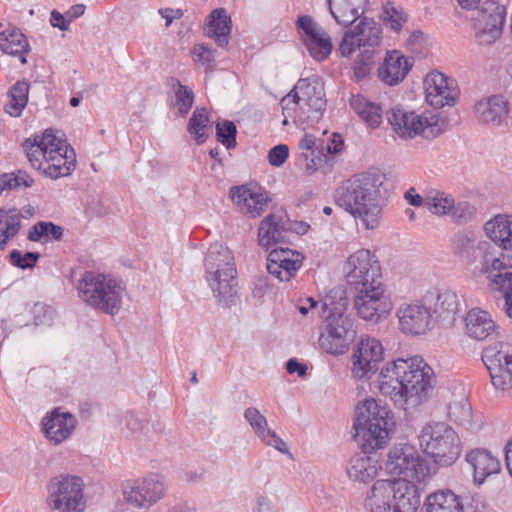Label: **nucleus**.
Here are the masks:
<instances>
[{
  "instance_id": "nucleus-1",
  "label": "nucleus",
  "mask_w": 512,
  "mask_h": 512,
  "mask_svg": "<svg viewBox=\"0 0 512 512\" xmlns=\"http://www.w3.org/2000/svg\"><path fill=\"white\" fill-rule=\"evenodd\" d=\"M387 175L378 168L355 174L335 191V202L365 229H376L381 222L388 189Z\"/></svg>"
},
{
  "instance_id": "nucleus-2",
  "label": "nucleus",
  "mask_w": 512,
  "mask_h": 512,
  "mask_svg": "<svg viewBox=\"0 0 512 512\" xmlns=\"http://www.w3.org/2000/svg\"><path fill=\"white\" fill-rule=\"evenodd\" d=\"M324 89L316 81L307 78L298 80L292 91L281 100L283 125H302L306 120L317 122L326 107Z\"/></svg>"
},
{
  "instance_id": "nucleus-3",
  "label": "nucleus",
  "mask_w": 512,
  "mask_h": 512,
  "mask_svg": "<svg viewBox=\"0 0 512 512\" xmlns=\"http://www.w3.org/2000/svg\"><path fill=\"white\" fill-rule=\"evenodd\" d=\"M204 267L206 280L218 302L223 305L232 303L236 294L237 270L229 248L220 243L210 245Z\"/></svg>"
},
{
  "instance_id": "nucleus-4",
  "label": "nucleus",
  "mask_w": 512,
  "mask_h": 512,
  "mask_svg": "<svg viewBox=\"0 0 512 512\" xmlns=\"http://www.w3.org/2000/svg\"><path fill=\"white\" fill-rule=\"evenodd\" d=\"M391 412L373 398L359 403L356 407L353 437L362 450L381 448L388 439Z\"/></svg>"
},
{
  "instance_id": "nucleus-5",
  "label": "nucleus",
  "mask_w": 512,
  "mask_h": 512,
  "mask_svg": "<svg viewBox=\"0 0 512 512\" xmlns=\"http://www.w3.org/2000/svg\"><path fill=\"white\" fill-rule=\"evenodd\" d=\"M79 297L89 306L109 315L117 314L125 295V286L109 276L85 272L78 282Z\"/></svg>"
},
{
  "instance_id": "nucleus-6",
  "label": "nucleus",
  "mask_w": 512,
  "mask_h": 512,
  "mask_svg": "<svg viewBox=\"0 0 512 512\" xmlns=\"http://www.w3.org/2000/svg\"><path fill=\"white\" fill-rule=\"evenodd\" d=\"M423 451L438 465H452L460 456L462 446L456 431L444 422H430L419 434Z\"/></svg>"
},
{
  "instance_id": "nucleus-7",
  "label": "nucleus",
  "mask_w": 512,
  "mask_h": 512,
  "mask_svg": "<svg viewBox=\"0 0 512 512\" xmlns=\"http://www.w3.org/2000/svg\"><path fill=\"white\" fill-rule=\"evenodd\" d=\"M404 363L408 367L400 371L404 378V410L408 411L427 401L434 387L435 375L421 356L406 358Z\"/></svg>"
},
{
  "instance_id": "nucleus-8",
  "label": "nucleus",
  "mask_w": 512,
  "mask_h": 512,
  "mask_svg": "<svg viewBox=\"0 0 512 512\" xmlns=\"http://www.w3.org/2000/svg\"><path fill=\"white\" fill-rule=\"evenodd\" d=\"M385 469L391 475L401 476L418 483H425L430 477V467L411 444L400 443L389 449Z\"/></svg>"
},
{
  "instance_id": "nucleus-9",
  "label": "nucleus",
  "mask_w": 512,
  "mask_h": 512,
  "mask_svg": "<svg viewBox=\"0 0 512 512\" xmlns=\"http://www.w3.org/2000/svg\"><path fill=\"white\" fill-rule=\"evenodd\" d=\"M353 297V308L364 321L379 323L389 314L392 303L383 282L356 288Z\"/></svg>"
},
{
  "instance_id": "nucleus-10",
  "label": "nucleus",
  "mask_w": 512,
  "mask_h": 512,
  "mask_svg": "<svg viewBox=\"0 0 512 512\" xmlns=\"http://www.w3.org/2000/svg\"><path fill=\"white\" fill-rule=\"evenodd\" d=\"M355 336L353 320L343 313H332L326 317L319 346L328 354L342 355L348 351Z\"/></svg>"
},
{
  "instance_id": "nucleus-11",
  "label": "nucleus",
  "mask_w": 512,
  "mask_h": 512,
  "mask_svg": "<svg viewBox=\"0 0 512 512\" xmlns=\"http://www.w3.org/2000/svg\"><path fill=\"white\" fill-rule=\"evenodd\" d=\"M83 480L77 476L54 478L48 485V505L59 512H84Z\"/></svg>"
},
{
  "instance_id": "nucleus-12",
  "label": "nucleus",
  "mask_w": 512,
  "mask_h": 512,
  "mask_svg": "<svg viewBox=\"0 0 512 512\" xmlns=\"http://www.w3.org/2000/svg\"><path fill=\"white\" fill-rule=\"evenodd\" d=\"M384 360V348L380 340L361 335L351 355V375L357 380L370 379Z\"/></svg>"
},
{
  "instance_id": "nucleus-13",
  "label": "nucleus",
  "mask_w": 512,
  "mask_h": 512,
  "mask_svg": "<svg viewBox=\"0 0 512 512\" xmlns=\"http://www.w3.org/2000/svg\"><path fill=\"white\" fill-rule=\"evenodd\" d=\"M344 269L346 281L352 289L383 282L379 260L370 250L354 252L347 258Z\"/></svg>"
},
{
  "instance_id": "nucleus-14",
  "label": "nucleus",
  "mask_w": 512,
  "mask_h": 512,
  "mask_svg": "<svg viewBox=\"0 0 512 512\" xmlns=\"http://www.w3.org/2000/svg\"><path fill=\"white\" fill-rule=\"evenodd\" d=\"M386 119L392 128H445L450 126L443 112L411 109L403 104H396L386 112Z\"/></svg>"
},
{
  "instance_id": "nucleus-15",
  "label": "nucleus",
  "mask_w": 512,
  "mask_h": 512,
  "mask_svg": "<svg viewBox=\"0 0 512 512\" xmlns=\"http://www.w3.org/2000/svg\"><path fill=\"white\" fill-rule=\"evenodd\" d=\"M493 386L498 389L512 387V347L503 342L487 346L482 352Z\"/></svg>"
},
{
  "instance_id": "nucleus-16",
  "label": "nucleus",
  "mask_w": 512,
  "mask_h": 512,
  "mask_svg": "<svg viewBox=\"0 0 512 512\" xmlns=\"http://www.w3.org/2000/svg\"><path fill=\"white\" fill-rule=\"evenodd\" d=\"M506 8L494 0L482 3L475 16V36L481 44H492L502 35Z\"/></svg>"
},
{
  "instance_id": "nucleus-17",
  "label": "nucleus",
  "mask_w": 512,
  "mask_h": 512,
  "mask_svg": "<svg viewBox=\"0 0 512 512\" xmlns=\"http://www.w3.org/2000/svg\"><path fill=\"white\" fill-rule=\"evenodd\" d=\"M59 132L60 130H44L42 134H36L22 143L23 151L33 168L41 169L43 158L72 148L63 136L58 135Z\"/></svg>"
},
{
  "instance_id": "nucleus-18",
  "label": "nucleus",
  "mask_w": 512,
  "mask_h": 512,
  "mask_svg": "<svg viewBox=\"0 0 512 512\" xmlns=\"http://www.w3.org/2000/svg\"><path fill=\"white\" fill-rule=\"evenodd\" d=\"M230 195L240 211L250 218L261 216L271 202L269 192L257 183L232 187Z\"/></svg>"
},
{
  "instance_id": "nucleus-19",
  "label": "nucleus",
  "mask_w": 512,
  "mask_h": 512,
  "mask_svg": "<svg viewBox=\"0 0 512 512\" xmlns=\"http://www.w3.org/2000/svg\"><path fill=\"white\" fill-rule=\"evenodd\" d=\"M122 492L126 503L135 508H146L163 496L164 485L155 477L128 480L123 484Z\"/></svg>"
},
{
  "instance_id": "nucleus-20",
  "label": "nucleus",
  "mask_w": 512,
  "mask_h": 512,
  "mask_svg": "<svg viewBox=\"0 0 512 512\" xmlns=\"http://www.w3.org/2000/svg\"><path fill=\"white\" fill-rule=\"evenodd\" d=\"M426 102L440 109L444 106H453L458 97V89L454 80L445 74L433 71L426 75L423 81Z\"/></svg>"
},
{
  "instance_id": "nucleus-21",
  "label": "nucleus",
  "mask_w": 512,
  "mask_h": 512,
  "mask_svg": "<svg viewBox=\"0 0 512 512\" xmlns=\"http://www.w3.org/2000/svg\"><path fill=\"white\" fill-rule=\"evenodd\" d=\"M399 329L406 335H423L431 329L430 308L420 302L403 303L396 312Z\"/></svg>"
},
{
  "instance_id": "nucleus-22",
  "label": "nucleus",
  "mask_w": 512,
  "mask_h": 512,
  "mask_svg": "<svg viewBox=\"0 0 512 512\" xmlns=\"http://www.w3.org/2000/svg\"><path fill=\"white\" fill-rule=\"evenodd\" d=\"M404 358L387 363L380 371L378 377V388L381 394L388 396L395 406L404 409V381L400 370L407 369Z\"/></svg>"
},
{
  "instance_id": "nucleus-23",
  "label": "nucleus",
  "mask_w": 512,
  "mask_h": 512,
  "mask_svg": "<svg viewBox=\"0 0 512 512\" xmlns=\"http://www.w3.org/2000/svg\"><path fill=\"white\" fill-rule=\"evenodd\" d=\"M477 268L487 275L491 289L500 291L512 286V259L508 256L502 254L496 257L492 251H489L483 256Z\"/></svg>"
},
{
  "instance_id": "nucleus-24",
  "label": "nucleus",
  "mask_w": 512,
  "mask_h": 512,
  "mask_svg": "<svg viewBox=\"0 0 512 512\" xmlns=\"http://www.w3.org/2000/svg\"><path fill=\"white\" fill-rule=\"evenodd\" d=\"M303 255L289 248H275L267 257V270L281 282L295 276L303 263Z\"/></svg>"
},
{
  "instance_id": "nucleus-25",
  "label": "nucleus",
  "mask_w": 512,
  "mask_h": 512,
  "mask_svg": "<svg viewBox=\"0 0 512 512\" xmlns=\"http://www.w3.org/2000/svg\"><path fill=\"white\" fill-rule=\"evenodd\" d=\"M293 229L284 212L271 213L267 215L258 228L259 245L268 250L273 245L283 243L286 234Z\"/></svg>"
},
{
  "instance_id": "nucleus-26",
  "label": "nucleus",
  "mask_w": 512,
  "mask_h": 512,
  "mask_svg": "<svg viewBox=\"0 0 512 512\" xmlns=\"http://www.w3.org/2000/svg\"><path fill=\"white\" fill-rule=\"evenodd\" d=\"M508 102L498 95L483 98L474 106V114L483 125L507 126Z\"/></svg>"
},
{
  "instance_id": "nucleus-27",
  "label": "nucleus",
  "mask_w": 512,
  "mask_h": 512,
  "mask_svg": "<svg viewBox=\"0 0 512 512\" xmlns=\"http://www.w3.org/2000/svg\"><path fill=\"white\" fill-rule=\"evenodd\" d=\"M77 424L76 418L69 412L54 409L42 420L43 432L49 441L60 444L69 438Z\"/></svg>"
},
{
  "instance_id": "nucleus-28",
  "label": "nucleus",
  "mask_w": 512,
  "mask_h": 512,
  "mask_svg": "<svg viewBox=\"0 0 512 512\" xmlns=\"http://www.w3.org/2000/svg\"><path fill=\"white\" fill-rule=\"evenodd\" d=\"M492 248L487 241H479L473 233H458L453 238V253L467 264L483 260Z\"/></svg>"
},
{
  "instance_id": "nucleus-29",
  "label": "nucleus",
  "mask_w": 512,
  "mask_h": 512,
  "mask_svg": "<svg viewBox=\"0 0 512 512\" xmlns=\"http://www.w3.org/2000/svg\"><path fill=\"white\" fill-rule=\"evenodd\" d=\"M416 481L391 479V493L395 512H416L420 506V494Z\"/></svg>"
},
{
  "instance_id": "nucleus-30",
  "label": "nucleus",
  "mask_w": 512,
  "mask_h": 512,
  "mask_svg": "<svg viewBox=\"0 0 512 512\" xmlns=\"http://www.w3.org/2000/svg\"><path fill=\"white\" fill-rule=\"evenodd\" d=\"M244 418L250 424L254 433L266 445L292 457L286 443L268 427L267 419L257 408L249 407L244 412Z\"/></svg>"
},
{
  "instance_id": "nucleus-31",
  "label": "nucleus",
  "mask_w": 512,
  "mask_h": 512,
  "mask_svg": "<svg viewBox=\"0 0 512 512\" xmlns=\"http://www.w3.org/2000/svg\"><path fill=\"white\" fill-rule=\"evenodd\" d=\"M370 450L354 455L346 466L348 478L355 482L367 483L376 478L381 470V463L376 455H367Z\"/></svg>"
},
{
  "instance_id": "nucleus-32",
  "label": "nucleus",
  "mask_w": 512,
  "mask_h": 512,
  "mask_svg": "<svg viewBox=\"0 0 512 512\" xmlns=\"http://www.w3.org/2000/svg\"><path fill=\"white\" fill-rule=\"evenodd\" d=\"M411 67L412 62L399 51L392 50L386 53L384 62L378 68V77L383 83L395 86L404 80Z\"/></svg>"
},
{
  "instance_id": "nucleus-33",
  "label": "nucleus",
  "mask_w": 512,
  "mask_h": 512,
  "mask_svg": "<svg viewBox=\"0 0 512 512\" xmlns=\"http://www.w3.org/2000/svg\"><path fill=\"white\" fill-rule=\"evenodd\" d=\"M466 461L473 468V478L477 484H482L486 478L498 474L501 469L498 457L494 456L489 450L482 448L471 450L466 455Z\"/></svg>"
},
{
  "instance_id": "nucleus-34",
  "label": "nucleus",
  "mask_w": 512,
  "mask_h": 512,
  "mask_svg": "<svg viewBox=\"0 0 512 512\" xmlns=\"http://www.w3.org/2000/svg\"><path fill=\"white\" fill-rule=\"evenodd\" d=\"M0 51L18 56L21 64L27 63L26 54L30 51V45L22 31L12 25L5 28L0 26Z\"/></svg>"
},
{
  "instance_id": "nucleus-35",
  "label": "nucleus",
  "mask_w": 512,
  "mask_h": 512,
  "mask_svg": "<svg viewBox=\"0 0 512 512\" xmlns=\"http://www.w3.org/2000/svg\"><path fill=\"white\" fill-rule=\"evenodd\" d=\"M425 299L429 302L428 308H430V311H433L437 319L454 321L459 311V300L455 292L440 290L436 293H430Z\"/></svg>"
},
{
  "instance_id": "nucleus-36",
  "label": "nucleus",
  "mask_w": 512,
  "mask_h": 512,
  "mask_svg": "<svg viewBox=\"0 0 512 512\" xmlns=\"http://www.w3.org/2000/svg\"><path fill=\"white\" fill-rule=\"evenodd\" d=\"M496 331V324L491 315L484 310L474 308L465 317V332L475 340L482 341Z\"/></svg>"
},
{
  "instance_id": "nucleus-37",
  "label": "nucleus",
  "mask_w": 512,
  "mask_h": 512,
  "mask_svg": "<svg viewBox=\"0 0 512 512\" xmlns=\"http://www.w3.org/2000/svg\"><path fill=\"white\" fill-rule=\"evenodd\" d=\"M391 479L377 480L365 499V508L369 512H395L391 493Z\"/></svg>"
},
{
  "instance_id": "nucleus-38",
  "label": "nucleus",
  "mask_w": 512,
  "mask_h": 512,
  "mask_svg": "<svg viewBox=\"0 0 512 512\" xmlns=\"http://www.w3.org/2000/svg\"><path fill=\"white\" fill-rule=\"evenodd\" d=\"M335 21L343 26L354 23L365 11L368 0H327Z\"/></svg>"
},
{
  "instance_id": "nucleus-39",
  "label": "nucleus",
  "mask_w": 512,
  "mask_h": 512,
  "mask_svg": "<svg viewBox=\"0 0 512 512\" xmlns=\"http://www.w3.org/2000/svg\"><path fill=\"white\" fill-rule=\"evenodd\" d=\"M44 164L40 171L51 179L70 175L76 166V154L73 148L61 151L42 159Z\"/></svg>"
},
{
  "instance_id": "nucleus-40",
  "label": "nucleus",
  "mask_w": 512,
  "mask_h": 512,
  "mask_svg": "<svg viewBox=\"0 0 512 512\" xmlns=\"http://www.w3.org/2000/svg\"><path fill=\"white\" fill-rule=\"evenodd\" d=\"M484 229L499 247L512 251V215L498 214L485 223Z\"/></svg>"
},
{
  "instance_id": "nucleus-41",
  "label": "nucleus",
  "mask_w": 512,
  "mask_h": 512,
  "mask_svg": "<svg viewBox=\"0 0 512 512\" xmlns=\"http://www.w3.org/2000/svg\"><path fill=\"white\" fill-rule=\"evenodd\" d=\"M206 35L220 46H226L231 32V19L224 8L214 9L205 28Z\"/></svg>"
},
{
  "instance_id": "nucleus-42",
  "label": "nucleus",
  "mask_w": 512,
  "mask_h": 512,
  "mask_svg": "<svg viewBox=\"0 0 512 512\" xmlns=\"http://www.w3.org/2000/svg\"><path fill=\"white\" fill-rule=\"evenodd\" d=\"M22 213L16 208H0V251L14 239L22 228Z\"/></svg>"
},
{
  "instance_id": "nucleus-43",
  "label": "nucleus",
  "mask_w": 512,
  "mask_h": 512,
  "mask_svg": "<svg viewBox=\"0 0 512 512\" xmlns=\"http://www.w3.org/2000/svg\"><path fill=\"white\" fill-rule=\"evenodd\" d=\"M350 106L370 128H378L382 123L381 106L369 101L364 96L353 95L350 99Z\"/></svg>"
},
{
  "instance_id": "nucleus-44",
  "label": "nucleus",
  "mask_w": 512,
  "mask_h": 512,
  "mask_svg": "<svg viewBox=\"0 0 512 512\" xmlns=\"http://www.w3.org/2000/svg\"><path fill=\"white\" fill-rule=\"evenodd\" d=\"M63 235V227L50 221H38L30 227L27 238L32 242L46 243L49 241H61Z\"/></svg>"
},
{
  "instance_id": "nucleus-45",
  "label": "nucleus",
  "mask_w": 512,
  "mask_h": 512,
  "mask_svg": "<svg viewBox=\"0 0 512 512\" xmlns=\"http://www.w3.org/2000/svg\"><path fill=\"white\" fill-rule=\"evenodd\" d=\"M352 31L360 40L363 50H374L380 42L381 28L373 19L363 18Z\"/></svg>"
},
{
  "instance_id": "nucleus-46",
  "label": "nucleus",
  "mask_w": 512,
  "mask_h": 512,
  "mask_svg": "<svg viewBox=\"0 0 512 512\" xmlns=\"http://www.w3.org/2000/svg\"><path fill=\"white\" fill-rule=\"evenodd\" d=\"M449 418L460 425L468 424L471 421L472 409L463 388L454 394V398L448 404Z\"/></svg>"
},
{
  "instance_id": "nucleus-47",
  "label": "nucleus",
  "mask_w": 512,
  "mask_h": 512,
  "mask_svg": "<svg viewBox=\"0 0 512 512\" xmlns=\"http://www.w3.org/2000/svg\"><path fill=\"white\" fill-rule=\"evenodd\" d=\"M29 89V83L24 80L17 81L10 88L8 93L9 101L5 108L9 115L17 117L21 114L28 102Z\"/></svg>"
},
{
  "instance_id": "nucleus-48",
  "label": "nucleus",
  "mask_w": 512,
  "mask_h": 512,
  "mask_svg": "<svg viewBox=\"0 0 512 512\" xmlns=\"http://www.w3.org/2000/svg\"><path fill=\"white\" fill-rule=\"evenodd\" d=\"M303 44L310 56L316 61L327 59L333 49L331 37L324 28L313 37L308 38Z\"/></svg>"
},
{
  "instance_id": "nucleus-49",
  "label": "nucleus",
  "mask_w": 512,
  "mask_h": 512,
  "mask_svg": "<svg viewBox=\"0 0 512 512\" xmlns=\"http://www.w3.org/2000/svg\"><path fill=\"white\" fill-rule=\"evenodd\" d=\"M443 130H392L389 136L385 137L387 144H392L396 141V136L404 141H414L415 145H423L435 138H438Z\"/></svg>"
},
{
  "instance_id": "nucleus-50",
  "label": "nucleus",
  "mask_w": 512,
  "mask_h": 512,
  "mask_svg": "<svg viewBox=\"0 0 512 512\" xmlns=\"http://www.w3.org/2000/svg\"><path fill=\"white\" fill-rule=\"evenodd\" d=\"M452 207V195L437 189H430L426 192V208L432 214L437 216L447 215Z\"/></svg>"
},
{
  "instance_id": "nucleus-51",
  "label": "nucleus",
  "mask_w": 512,
  "mask_h": 512,
  "mask_svg": "<svg viewBox=\"0 0 512 512\" xmlns=\"http://www.w3.org/2000/svg\"><path fill=\"white\" fill-rule=\"evenodd\" d=\"M173 90L175 94L173 106L176 109V113L181 117H185L194 102L193 91L187 86L182 85L179 81H176L173 85Z\"/></svg>"
},
{
  "instance_id": "nucleus-52",
  "label": "nucleus",
  "mask_w": 512,
  "mask_h": 512,
  "mask_svg": "<svg viewBox=\"0 0 512 512\" xmlns=\"http://www.w3.org/2000/svg\"><path fill=\"white\" fill-rule=\"evenodd\" d=\"M0 179L4 190L27 188L33 184L32 177L23 170L1 174Z\"/></svg>"
},
{
  "instance_id": "nucleus-53",
  "label": "nucleus",
  "mask_w": 512,
  "mask_h": 512,
  "mask_svg": "<svg viewBox=\"0 0 512 512\" xmlns=\"http://www.w3.org/2000/svg\"><path fill=\"white\" fill-rule=\"evenodd\" d=\"M476 213V209L473 205H471L467 201H460L455 203L453 200V207L451 208L449 214L452 217V220L457 224H465L471 221Z\"/></svg>"
},
{
  "instance_id": "nucleus-54",
  "label": "nucleus",
  "mask_w": 512,
  "mask_h": 512,
  "mask_svg": "<svg viewBox=\"0 0 512 512\" xmlns=\"http://www.w3.org/2000/svg\"><path fill=\"white\" fill-rule=\"evenodd\" d=\"M296 27L302 42L313 37L323 29L311 16L303 15L297 18Z\"/></svg>"
},
{
  "instance_id": "nucleus-55",
  "label": "nucleus",
  "mask_w": 512,
  "mask_h": 512,
  "mask_svg": "<svg viewBox=\"0 0 512 512\" xmlns=\"http://www.w3.org/2000/svg\"><path fill=\"white\" fill-rule=\"evenodd\" d=\"M374 50L364 49L354 63L353 71L357 80L365 78L372 69Z\"/></svg>"
},
{
  "instance_id": "nucleus-56",
  "label": "nucleus",
  "mask_w": 512,
  "mask_h": 512,
  "mask_svg": "<svg viewBox=\"0 0 512 512\" xmlns=\"http://www.w3.org/2000/svg\"><path fill=\"white\" fill-rule=\"evenodd\" d=\"M300 158L304 161V173L307 176H311L326 161L327 156L324 154V150H318L314 152H301Z\"/></svg>"
},
{
  "instance_id": "nucleus-57",
  "label": "nucleus",
  "mask_w": 512,
  "mask_h": 512,
  "mask_svg": "<svg viewBox=\"0 0 512 512\" xmlns=\"http://www.w3.org/2000/svg\"><path fill=\"white\" fill-rule=\"evenodd\" d=\"M39 257V253L26 252L22 254L19 250H13L9 255L11 264L21 269L34 267Z\"/></svg>"
},
{
  "instance_id": "nucleus-58",
  "label": "nucleus",
  "mask_w": 512,
  "mask_h": 512,
  "mask_svg": "<svg viewBox=\"0 0 512 512\" xmlns=\"http://www.w3.org/2000/svg\"><path fill=\"white\" fill-rule=\"evenodd\" d=\"M357 48L363 50V46L360 40L357 38V36L354 34L352 30L346 31L339 45V51L341 55L344 57H348L353 52H355Z\"/></svg>"
},
{
  "instance_id": "nucleus-59",
  "label": "nucleus",
  "mask_w": 512,
  "mask_h": 512,
  "mask_svg": "<svg viewBox=\"0 0 512 512\" xmlns=\"http://www.w3.org/2000/svg\"><path fill=\"white\" fill-rule=\"evenodd\" d=\"M193 59L202 66H209L215 60V51L204 44H197L192 50Z\"/></svg>"
},
{
  "instance_id": "nucleus-60",
  "label": "nucleus",
  "mask_w": 512,
  "mask_h": 512,
  "mask_svg": "<svg viewBox=\"0 0 512 512\" xmlns=\"http://www.w3.org/2000/svg\"><path fill=\"white\" fill-rule=\"evenodd\" d=\"M289 156V147L286 144H278L268 152V161L272 166H282Z\"/></svg>"
},
{
  "instance_id": "nucleus-61",
  "label": "nucleus",
  "mask_w": 512,
  "mask_h": 512,
  "mask_svg": "<svg viewBox=\"0 0 512 512\" xmlns=\"http://www.w3.org/2000/svg\"><path fill=\"white\" fill-rule=\"evenodd\" d=\"M385 14L384 21L386 24L395 32L400 31L403 23L406 21L403 13L392 7L391 9L386 8Z\"/></svg>"
},
{
  "instance_id": "nucleus-62",
  "label": "nucleus",
  "mask_w": 512,
  "mask_h": 512,
  "mask_svg": "<svg viewBox=\"0 0 512 512\" xmlns=\"http://www.w3.org/2000/svg\"><path fill=\"white\" fill-rule=\"evenodd\" d=\"M211 115L208 114L204 107L196 108L189 120L187 128H207V124L211 121Z\"/></svg>"
},
{
  "instance_id": "nucleus-63",
  "label": "nucleus",
  "mask_w": 512,
  "mask_h": 512,
  "mask_svg": "<svg viewBox=\"0 0 512 512\" xmlns=\"http://www.w3.org/2000/svg\"><path fill=\"white\" fill-rule=\"evenodd\" d=\"M301 152L324 150V140H317L311 134H305L299 142Z\"/></svg>"
},
{
  "instance_id": "nucleus-64",
  "label": "nucleus",
  "mask_w": 512,
  "mask_h": 512,
  "mask_svg": "<svg viewBox=\"0 0 512 512\" xmlns=\"http://www.w3.org/2000/svg\"><path fill=\"white\" fill-rule=\"evenodd\" d=\"M237 130H216L217 141L226 146L227 149L236 146Z\"/></svg>"
}]
</instances>
